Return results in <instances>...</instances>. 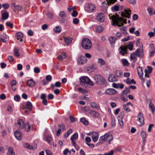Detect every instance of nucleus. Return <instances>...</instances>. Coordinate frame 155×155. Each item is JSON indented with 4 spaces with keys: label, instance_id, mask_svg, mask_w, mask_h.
I'll list each match as a JSON object with an SVG mask.
<instances>
[{
    "label": "nucleus",
    "instance_id": "f257e3e1",
    "mask_svg": "<svg viewBox=\"0 0 155 155\" xmlns=\"http://www.w3.org/2000/svg\"><path fill=\"white\" fill-rule=\"evenodd\" d=\"M109 19H111L112 21V25L113 26L117 25L118 27L123 26V23H127V19H124L121 17H119V15L116 14L115 15L110 14L109 15Z\"/></svg>",
    "mask_w": 155,
    "mask_h": 155
},
{
    "label": "nucleus",
    "instance_id": "f03ea898",
    "mask_svg": "<svg viewBox=\"0 0 155 155\" xmlns=\"http://www.w3.org/2000/svg\"><path fill=\"white\" fill-rule=\"evenodd\" d=\"M81 45L83 48L85 49H90L92 46L91 41L87 38L83 39L81 42Z\"/></svg>",
    "mask_w": 155,
    "mask_h": 155
},
{
    "label": "nucleus",
    "instance_id": "7ed1b4c3",
    "mask_svg": "<svg viewBox=\"0 0 155 155\" xmlns=\"http://www.w3.org/2000/svg\"><path fill=\"white\" fill-rule=\"evenodd\" d=\"M80 83L82 85L83 84H88L91 86H93L94 85V84L92 82L91 80L87 76H83L81 77L80 78Z\"/></svg>",
    "mask_w": 155,
    "mask_h": 155
},
{
    "label": "nucleus",
    "instance_id": "20e7f679",
    "mask_svg": "<svg viewBox=\"0 0 155 155\" xmlns=\"http://www.w3.org/2000/svg\"><path fill=\"white\" fill-rule=\"evenodd\" d=\"M95 81L97 83L103 84L105 82V80L101 75L97 74L94 76Z\"/></svg>",
    "mask_w": 155,
    "mask_h": 155
},
{
    "label": "nucleus",
    "instance_id": "39448f33",
    "mask_svg": "<svg viewBox=\"0 0 155 155\" xmlns=\"http://www.w3.org/2000/svg\"><path fill=\"white\" fill-rule=\"evenodd\" d=\"M124 12H121V15L123 17H125L128 18H130V14L131 13V10L129 9H124Z\"/></svg>",
    "mask_w": 155,
    "mask_h": 155
},
{
    "label": "nucleus",
    "instance_id": "423d86ee",
    "mask_svg": "<svg viewBox=\"0 0 155 155\" xmlns=\"http://www.w3.org/2000/svg\"><path fill=\"white\" fill-rule=\"evenodd\" d=\"M138 121L140 123L139 124L140 126H143L144 123V119L143 114L141 112H139L137 116Z\"/></svg>",
    "mask_w": 155,
    "mask_h": 155
},
{
    "label": "nucleus",
    "instance_id": "0eeeda50",
    "mask_svg": "<svg viewBox=\"0 0 155 155\" xmlns=\"http://www.w3.org/2000/svg\"><path fill=\"white\" fill-rule=\"evenodd\" d=\"M25 124L24 121L20 119L18 120L16 124L17 128L20 129H22L24 128Z\"/></svg>",
    "mask_w": 155,
    "mask_h": 155
},
{
    "label": "nucleus",
    "instance_id": "6e6552de",
    "mask_svg": "<svg viewBox=\"0 0 155 155\" xmlns=\"http://www.w3.org/2000/svg\"><path fill=\"white\" fill-rule=\"evenodd\" d=\"M105 93L109 95H114L117 93V91L114 89L109 88L105 90Z\"/></svg>",
    "mask_w": 155,
    "mask_h": 155
},
{
    "label": "nucleus",
    "instance_id": "1a4fd4ad",
    "mask_svg": "<svg viewBox=\"0 0 155 155\" xmlns=\"http://www.w3.org/2000/svg\"><path fill=\"white\" fill-rule=\"evenodd\" d=\"M96 19L99 22H102L104 20V15L102 13H99L96 16Z\"/></svg>",
    "mask_w": 155,
    "mask_h": 155
},
{
    "label": "nucleus",
    "instance_id": "9d476101",
    "mask_svg": "<svg viewBox=\"0 0 155 155\" xmlns=\"http://www.w3.org/2000/svg\"><path fill=\"white\" fill-rule=\"evenodd\" d=\"M87 61V60L85 56H81L78 58V62L79 64H82L86 63Z\"/></svg>",
    "mask_w": 155,
    "mask_h": 155
},
{
    "label": "nucleus",
    "instance_id": "9b49d317",
    "mask_svg": "<svg viewBox=\"0 0 155 155\" xmlns=\"http://www.w3.org/2000/svg\"><path fill=\"white\" fill-rule=\"evenodd\" d=\"M136 56L141 58L143 57V49H137L134 52Z\"/></svg>",
    "mask_w": 155,
    "mask_h": 155
},
{
    "label": "nucleus",
    "instance_id": "f8f14e48",
    "mask_svg": "<svg viewBox=\"0 0 155 155\" xmlns=\"http://www.w3.org/2000/svg\"><path fill=\"white\" fill-rule=\"evenodd\" d=\"M95 8V5L92 3H91L88 5L86 10L88 12H91L94 11Z\"/></svg>",
    "mask_w": 155,
    "mask_h": 155
},
{
    "label": "nucleus",
    "instance_id": "ddd939ff",
    "mask_svg": "<svg viewBox=\"0 0 155 155\" xmlns=\"http://www.w3.org/2000/svg\"><path fill=\"white\" fill-rule=\"evenodd\" d=\"M137 73L140 78L143 81H144L145 80L143 78V74L142 67H138L137 68Z\"/></svg>",
    "mask_w": 155,
    "mask_h": 155
},
{
    "label": "nucleus",
    "instance_id": "4468645a",
    "mask_svg": "<svg viewBox=\"0 0 155 155\" xmlns=\"http://www.w3.org/2000/svg\"><path fill=\"white\" fill-rule=\"evenodd\" d=\"M89 114L94 118H98L100 115L99 113L98 112L93 110H90Z\"/></svg>",
    "mask_w": 155,
    "mask_h": 155
},
{
    "label": "nucleus",
    "instance_id": "2eb2a0df",
    "mask_svg": "<svg viewBox=\"0 0 155 155\" xmlns=\"http://www.w3.org/2000/svg\"><path fill=\"white\" fill-rule=\"evenodd\" d=\"M127 48L120 46L119 49H120V53L123 55L127 53Z\"/></svg>",
    "mask_w": 155,
    "mask_h": 155
},
{
    "label": "nucleus",
    "instance_id": "dca6fc26",
    "mask_svg": "<svg viewBox=\"0 0 155 155\" xmlns=\"http://www.w3.org/2000/svg\"><path fill=\"white\" fill-rule=\"evenodd\" d=\"M108 79L110 82H113L117 81V77L113 74H110L109 76Z\"/></svg>",
    "mask_w": 155,
    "mask_h": 155
},
{
    "label": "nucleus",
    "instance_id": "f3484780",
    "mask_svg": "<svg viewBox=\"0 0 155 155\" xmlns=\"http://www.w3.org/2000/svg\"><path fill=\"white\" fill-rule=\"evenodd\" d=\"M78 139V136H71V140L72 145L74 147L76 146L77 144L76 143V140Z\"/></svg>",
    "mask_w": 155,
    "mask_h": 155
},
{
    "label": "nucleus",
    "instance_id": "a211bd4d",
    "mask_svg": "<svg viewBox=\"0 0 155 155\" xmlns=\"http://www.w3.org/2000/svg\"><path fill=\"white\" fill-rule=\"evenodd\" d=\"M35 82L32 79H30L27 81V85L29 87H33L35 85Z\"/></svg>",
    "mask_w": 155,
    "mask_h": 155
},
{
    "label": "nucleus",
    "instance_id": "6ab92c4d",
    "mask_svg": "<svg viewBox=\"0 0 155 155\" xmlns=\"http://www.w3.org/2000/svg\"><path fill=\"white\" fill-rule=\"evenodd\" d=\"M23 34L20 32H18L15 34L16 37L18 40H20V42L22 41V38H23Z\"/></svg>",
    "mask_w": 155,
    "mask_h": 155
},
{
    "label": "nucleus",
    "instance_id": "aec40b11",
    "mask_svg": "<svg viewBox=\"0 0 155 155\" xmlns=\"http://www.w3.org/2000/svg\"><path fill=\"white\" fill-rule=\"evenodd\" d=\"M7 154V155H15V153L13 151V148L12 147H8Z\"/></svg>",
    "mask_w": 155,
    "mask_h": 155
},
{
    "label": "nucleus",
    "instance_id": "412c9836",
    "mask_svg": "<svg viewBox=\"0 0 155 155\" xmlns=\"http://www.w3.org/2000/svg\"><path fill=\"white\" fill-rule=\"evenodd\" d=\"M136 55L134 52H133L132 54H131L130 55V60L131 61H132L133 63H135L137 60V58L136 57Z\"/></svg>",
    "mask_w": 155,
    "mask_h": 155
},
{
    "label": "nucleus",
    "instance_id": "4be33fe9",
    "mask_svg": "<svg viewBox=\"0 0 155 155\" xmlns=\"http://www.w3.org/2000/svg\"><path fill=\"white\" fill-rule=\"evenodd\" d=\"M61 83L59 81H57L56 82L55 85L52 84L51 85V87L52 89H54V87H61Z\"/></svg>",
    "mask_w": 155,
    "mask_h": 155
},
{
    "label": "nucleus",
    "instance_id": "5701e85b",
    "mask_svg": "<svg viewBox=\"0 0 155 155\" xmlns=\"http://www.w3.org/2000/svg\"><path fill=\"white\" fill-rule=\"evenodd\" d=\"M109 41L110 44L112 45H114L115 41L117 40L116 38L115 37H110L109 38Z\"/></svg>",
    "mask_w": 155,
    "mask_h": 155
},
{
    "label": "nucleus",
    "instance_id": "b1692460",
    "mask_svg": "<svg viewBox=\"0 0 155 155\" xmlns=\"http://www.w3.org/2000/svg\"><path fill=\"white\" fill-rule=\"evenodd\" d=\"M149 108L151 110L152 113L154 114L155 112V107L153 103L150 102L149 104Z\"/></svg>",
    "mask_w": 155,
    "mask_h": 155
},
{
    "label": "nucleus",
    "instance_id": "393cba45",
    "mask_svg": "<svg viewBox=\"0 0 155 155\" xmlns=\"http://www.w3.org/2000/svg\"><path fill=\"white\" fill-rule=\"evenodd\" d=\"M45 140L49 144H51L52 139L51 136H46Z\"/></svg>",
    "mask_w": 155,
    "mask_h": 155
},
{
    "label": "nucleus",
    "instance_id": "a878e982",
    "mask_svg": "<svg viewBox=\"0 0 155 155\" xmlns=\"http://www.w3.org/2000/svg\"><path fill=\"white\" fill-rule=\"evenodd\" d=\"M62 30L61 27L59 26H56L54 29V30L56 33H60Z\"/></svg>",
    "mask_w": 155,
    "mask_h": 155
},
{
    "label": "nucleus",
    "instance_id": "bb28decb",
    "mask_svg": "<svg viewBox=\"0 0 155 155\" xmlns=\"http://www.w3.org/2000/svg\"><path fill=\"white\" fill-rule=\"evenodd\" d=\"M26 106V108L29 109L30 111L32 110V105L30 101H28L27 102Z\"/></svg>",
    "mask_w": 155,
    "mask_h": 155
},
{
    "label": "nucleus",
    "instance_id": "cd10ccee",
    "mask_svg": "<svg viewBox=\"0 0 155 155\" xmlns=\"http://www.w3.org/2000/svg\"><path fill=\"white\" fill-rule=\"evenodd\" d=\"M64 40L67 45H68L71 43L72 39L69 38H65Z\"/></svg>",
    "mask_w": 155,
    "mask_h": 155
},
{
    "label": "nucleus",
    "instance_id": "c85d7f7f",
    "mask_svg": "<svg viewBox=\"0 0 155 155\" xmlns=\"http://www.w3.org/2000/svg\"><path fill=\"white\" fill-rule=\"evenodd\" d=\"M24 127L26 131L29 132L30 130L31 125L28 123H27L25 124Z\"/></svg>",
    "mask_w": 155,
    "mask_h": 155
},
{
    "label": "nucleus",
    "instance_id": "c756f323",
    "mask_svg": "<svg viewBox=\"0 0 155 155\" xmlns=\"http://www.w3.org/2000/svg\"><path fill=\"white\" fill-rule=\"evenodd\" d=\"M67 56L65 53H63L61 55L57 57V58L58 60H63Z\"/></svg>",
    "mask_w": 155,
    "mask_h": 155
},
{
    "label": "nucleus",
    "instance_id": "7c9ffc66",
    "mask_svg": "<svg viewBox=\"0 0 155 155\" xmlns=\"http://www.w3.org/2000/svg\"><path fill=\"white\" fill-rule=\"evenodd\" d=\"M87 135L90 136H98L99 133L97 131H92L89 133H87Z\"/></svg>",
    "mask_w": 155,
    "mask_h": 155
},
{
    "label": "nucleus",
    "instance_id": "2f4dec72",
    "mask_svg": "<svg viewBox=\"0 0 155 155\" xmlns=\"http://www.w3.org/2000/svg\"><path fill=\"white\" fill-rule=\"evenodd\" d=\"M107 137L106 136H101L100 141L101 143H103L104 141L107 140Z\"/></svg>",
    "mask_w": 155,
    "mask_h": 155
},
{
    "label": "nucleus",
    "instance_id": "473e14b6",
    "mask_svg": "<svg viewBox=\"0 0 155 155\" xmlns=\"http://www.w3.org/2000/svg\"><path fill=\"white\" fill-rule=\"evenodd\" d=\"M8 16L9 15L8 12H4L2 14V18L3 19H6L8 18Z\"/></svg>",
    "mask_w": 155,
    "mask_h": 155
},
{
    "label": "nucleus",
    "instance_id": "72a5a7b5",
    "mask_svg": "<svg viewBox=\"0 0 155 155\" xmlns=\"http://www.w3.org/2000/svg\"><path fill=\"white\" fill-rule=\"evenodd\" d=\"M80 121L85 125L88 124V122L84 118H81L80 119Z\"/></svg>",
    "mask_w": 155,
    "mask_h": 155
},
{
    "label": "nucleus",
    "instance_id": "f704fd0d",
    "mask_svg": "<svg viewBox=\"0 0 155 155\" xmlns=\"http://www.w3.org/2000/svg\"><path fill=\"white\" fill-rule=\"evenodd\" d=\"M97 32L101 33L103 31V28L101 26H97L96 28Z\"/></svg>",
    "mask_w": 155,
    "mask_h": 155
},
{
    "label": "nucleus",
    "instance_id": "c9c22d12",
    "mask_svg": "<svg viewBox=\"0 0 155 155\" xmlns=\"http://www.w3.org/2000/svg\"><path fill=\"white\" fill-rule=\"evenodd\" d=\"M98 63L100 64V66H101L102 65H104L105 64V62L103 59L99 58L98 59Z\"/></svg>",
    "mask_w": 155,
    "mask_h": 155
},
{
    "label": "nucleus",
    "instance_id": "e433bc0d",
    "mask_svg": "<svg viewBox=\"0 0 155 155\" xmlns=\"http://www.w3.org/2000/svg\"><path fill=\"white\" fill-rule=\"evenodd\" d=\"M119 7L117 5H115L114 6L112 7L111 9L112 11L113 12H116L117 11L119 10Z\"/></svg>",
    "mask_w": 155,
    "mask_h": 155
},
{
    "label": "nucleus",
    "instance_id": "4c0bfd02",
    "mask_svg": "<svg viewBox=\"0 0 155 155\" xmlns=\"http://www.w3.org/2000/svg\"><path fill=\"white\" fill-rule=\"evenodd\" d=\"M130 92V90L127 87H125V89L122 91V94L125 95L129 94Z\"/></svg>",
    "mask_w": 155,
    "mask_h": 155
},
{
    "label": "nucleus",
    "instance_id": "58836bf2",
    "mask_svg": "<svg viewBox=\"0 0 155 155\" xmlns=\"http://www.w3.org/2000/svg\"><path fill=\"white\" fill-rule=\"evenodd\" d=\"M91 106L93 108L98 109L99 107L97 104L95 102H91L90 104Z\"/></svg>",
    "mask_w": 155,
    "mask_h": 155
},
{
    "label": "nucleus",
    "instance_id": "ea45409f",
    "mask_svg": "<svg viewBox=\"0 0 155 155\" xmlns=\"http://www.w3.org/2000/svg\"><path fill=\"white\" fill-rule=\"evenodd\" d=\"M115 74L117 77H120L122 74V73L119 70H116L115 72Z\"/></svg>",
    "mask_w": 155,
    "mask_h": 155
},
{
    "label": "nucleus",
    "instance_id": "a19ab883",
    "mask_svg": "<svg viewBox=\"0 0 155 155\" xmlns=\"http://www.w3.org/2000/svg\"><path fill=\"white\" fill-rule=\"evenodd\" d=\"M121 61L122 62V64L124 66H127L129 63L127 60L126 59H122Z\"/></svg>",
    "mask_w": 155,
    "mask_h": 155
},
{
    "label": "nucleus",
    "instance_id": "79ce46f5",
    "mask_svg": "<svg viewBox=\"0 0 155 155\" xmlns=\"http://www.w3.org/2000/svg\"><path fill=\"white\" fill-rule=\"evenodd\" d=\"M22 135L20 131L18 130H16L14 133L15 136H21Z\"/></svg>",
    "mask_w": 155,
    "mask_h": 155
},
{
    "label": "nucleus",
    "instance_id": "37998d69",
    "mask_svg": "<svg viewBox=\"0 0 155 155\" xmlns=\"http://www.w3.org/2000/svg\"><path fill=\"white\" fill-rule=\"evenodd\" d=\"M123 107L125 110L127 112H129L130 111V109L129 108L128 106H127L125 104H124L123 105Z\"/></svg>",
    "mask_w": 155,
    "mask_h": 155
},
{
    "label": "nucleus",
    "instance_id": "c03bdc74",
    "mask_svg": "<svg viewBox=\"0 0 155 155\" xmlns=\"http://www.w3.org/2000/svg\"><path fill=\"white\" fill-rule=\"evenodd\" d=\"M23 9V7L22 6L17 5L15 7V9L18 11H20Z\"/></svg>",
    "mask_w": 155,
    "mask_h": 155
},
{
    "label": "nucleus",
    "instance_id": "a18cd8bd",
    "mask_svg": "<svg viewBox=\"0 0 155 155\" xmlns=\"http://www.w3.org/2000/svg\"><path fill=\"white\" fill-rule=\"evenodd\" d=\"M14 54L17 57H18L20 55V54L18 52V50L17 48H15L14 51Z\"/></svg>",
    "mask_w": 155,
    "mask_h": 155
},
{
    "label": "nucleus",
    "instance_id": "49530a36",
    "mask_svg": "<svg viewBox=\"0 0 155 155\" xmlns=\"http://www.w3.org/2000/svg\"><path fill=\"white\" fill-rule=\"evenodd\" d=\"M155 53V48H153L152 49L151 51L150 52V57H152L154 55Z\"/></svg>",
    "mask_w": 155,
    "mask_h": 155
},
{
    "label": "nucleus",
    "instance_id": "de8ad7c7",
    "mask_svg": "<svg viewBox=\"0 0 155 155\" xmlns=\"http://www.w3.org/2000/svg\"><path fill=\"white\" fill-rule=\"evenodd\" d=\"M59 15L61 17L65 18L66 15L65 12L64 11H61L60 12Z\"/></svg>",
    "mask_w": 155,
    "mask_h": 155
},
{
    "label": "nucleus",
    "instance_id": "09e8293b",
    "mask_svg": "<svg viewBox=\"0 0 155 155\" xmlns=\"http://www.w3.org/2000/svg\"><path fill=\"white\" fill-rule=\"evenodd\" d=\"M144 72L145 73V76L146 78H149L150 75L149 73L148 72V70L147 69H145L144 70Z\"/></svg>",
    "mask_w": 155,
    "mask_h": 155
},
{
    "label": "nucleus",
    "instance_id": "8fccbe9b",
    "mask_svg": "<svg viewBox=\"0 0 155 155\" xmlns=\"http://www.w3.org/2000/svg\"><path fill=\"white\" fill-rule=\"evenodd\" d=\"M78 15V12L74 10L72 14V16L73 17H76Z\"/></svg>",
    "mask_w": 155,
    "mask_h": 155
},
{
    "label": "nucleus",
    "instance_id": "3c124183",
    "mask_svg": "<svg viewBox=\"0 0 155 155\" xmlns=\"http://www.w3.org/2000/svg\"><path fill=\"white\" fill-rule=\"evenodd\" d=\"M6 25L8 27H9L11 28H12L13 27V24L10 22H6Z\"/></svg>",
    "mask_w": 155,
    "mask_h": 155
},
{
    "label": "nucleus",
    "instance_id": "603ef678",
    "mask_svg": "<svg viewBox=\"0 0 155 155\" xmlns=\"http://www.w3.org/2000/svg\"><path fill=\"white\" fill-rule=\"evenodd\" d=\"M69 118L71 121L72 122H75L77 120L76 119L72 116H70Z\"/></svg>",
    "mask_w": 155,
    "mask_h": 155
},
{
    "label": "nucleus",
    "instance_id": "864d4df0",
    "mask_svg": "<svg viewBox=\"0 0 155 155\" xmlns=\"http://www.w3.org/2000/svg\"><path fill=\"white\" fill-rule=\"evenodd\" d=\"M147 10L150 15H153V13H152V8H149Z\"/></svg>",
    "mask_w": 155,
    "mask_h": 155
},
{
    "label": "nucleus",
    "instance_id": "5fc2aeb1",
    "mask_svg": "<svg viewBox=\"0 0 155 155\" xmlns=\"http://www.w3.org/2000/svg\"><path fill=\"white\" fill-rule=\"evenodd\" d=\"M78 90L80 92L82 93H86V90L82 89L81 87H79Z\"/></svg>",
    "mask_w": 155,
    "mask_h": 155
},
{
    "label": "nucleus",
    "instance_id": "6e6d98bb",
    "mask_svg": "<svg viewBox=\"0 0 155 155\" xmlns=\"http://www.w3.org/2000/svg\"><path fill=\"white\" fill-rule=\"evenodd\" d=\"M17 82L15 80H12L10 82V84L11 85L12 87L14 85H15L16 84Z\"/></svg>",
    "mask_w": 155,
    "mask_h": 155
},
{
    "label": "nucleus",
    "instance_id": "4d7b16f0",
    "mask_svg": "<svg viewBox=\"0 0 155 155\" xmlns=\"http://www.w3.org/2000/svg\"><path fill=\"white\" fill-rule=\"evenodd\" d=\"M120 30L121 31V32L122 33L124 34L125 35H126L127 34V31L125 29L123 28L122 27L120 28Z\"/></svg>",
    "mask_w": 155,
    "mask_h": 155
},
{
    "label": "nucleus",
    "instance_id": "13d9d810",
    "mask_svg": "<svg viewBox=\"0 0 155 155\" xmlns=\"http://www.w3.org/2000/svg\"><path fill=\"white\" fill-rule=\"evenodd\" d=\"M79 22V20L77 18H74L73 20V23L75 24H78Z\"/></svg>",
    "mask_w": 155,
    "mask_h": 155
},
{
    "label": "nucleus",
    "instance_id": "bf43d9fd",
    "mask_svg": "<svg viewBox=\"0 0 155 155\" xmlns=\"http://www.w3.org/2000/svg\"><path fill=\"white\" fill-rule=\"evenodd\" d=\"M14 99L17 101H19L20 100V97L18 95H16L14 97Z\"/></svg>",
    "mask_w": 155,
    "mask_h": 155
},
{
    "label": "nucleus",
    "instance_id": "052dcab7",
    "mask_svg": "<svg viewBox=\"0 0 155 155\" xmlns=\"http://www.w3.org/2000/svg\"><path fill=\"white\" fill-rule=\"evenodd\" d=\"M58 127L63 130H64L65 129V125L63 124H61L58 125Z\"/></svg>",
    "mask_w": 155,
    "mask_h": 155
},
{
    "label": "nucleus",
    "instance_id": "680f3d73",
    "mask_svg": "<svg viewBox=\"0 0 155 155\" xmlns=\"http://www.w3.org/2000/svg\"><path fill=\"white\" fill-rule=\"evenodd\" d=\"M129 50L131 51L133 50V45L132 43L129 44L127 46V48Z\"/></svg>",
    "mask_w": 155,
    "mask_h": 155
},
{
    "label": "nucleus",
    "instance_id": "e2e57ef3",
    "mask_svg": "<svg viewBox=\"0 0 155 155\" xmlns=\"http://www.w3.org/2000/svg\"><path fill=\"white\" fill-rule=\"evenodd\" d=\"M132 18L133 20L135 21L137 20L138 18V16L137 15L134 14L132 17Z\"/></svg>",
    "mask_w": 155,
    "mask_h": 155
},
{
    "label": "nucleus",
    "instance_id": "0e129e2a",
    "mask_svg": "<svg viewBox=\"0 0 155 155\" xmlns=\"http://www.w3.org/2000/svg\"><path fill=\"white\" fill-rule=\"evenodd\" d=\"M72 132V130L71 129H70L68 130L67 132L65 134L64 136H65L66 134H67V136H69Z\"/></svg>",
    "mask_w": 155,
    "mask_h": 155
},
{
    "label": "nucleus",
    "instance_id": "69168bd1",
    "mask_svg": "<svg viewBox=\"0 0 155 155\" xmlns=\"http://www.w3.org/2000/svg\"><path fill=\"white\" fill-rule=\"evenodd\" d=\"M34 71L35 73H38L40 72V69L38 68H35L34 69Z\"/></svg>",
    "mask_w": 155,
    "mask_h": 155
},
{
    "label": "nucleus",
    "instance_id": "338daca9",
    "mask_svg": "<svg viewBox=\"0 0 155 155\" xmlns=\"http://www.w3.org/2000/svg\"><path fill=\"white\" fill-rule=\"evenodd\" d=\"M147 70H148V73L150 74L151 73L152 71V67H151L150 66H148L147 67Z\"/></svg>",
    "mask_w": 155,
    "mask_h": 155
},
{
    "label": "nucleus",
    "instance_id": "774afa93",
    "mask_svg": "<svg viewBox=\"0 0 155 155\" xmlns=\"http://www.w3.org/2000/svg\"><path fill=\"white\" fill-rule=\"evenodd\" d=\"M45 152L47 155H53V153L51 152L47 149L45 150Z\"/></svg>",
    "mask_w": 155,
    "mask_h": 155
}]
</instances>
